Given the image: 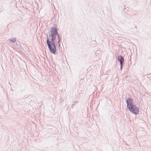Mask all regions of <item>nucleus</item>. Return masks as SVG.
<instances>
[{
	"label": "nucleus",
	"instance_id": "3",
	"mask_svg": "<svg viewBox=\"0 0 151 151\" xmlns=\"http://www.w3.org/2000/svg\"><path fill=\"white\" fill-rule=\"evenodd\" d=\"M118 61L119 62L120 65L124 64V60L123 57L121 55H118L117 58Z\"/></svg>",
	"mask_w": 151,
	"mask_h": 151
},
{
	"label": "nucleus",
	"instance_id": "10",
	"mask_svg": "<svg viewBox=\"0 0 151 151\" xmlns=\"http://www.w3.org/2000/svg\"><path fill=\"white\" fill-rule=\"evenodd\" d=\"M53 6H54V7L55 8V6H54V5H53Z\"/></svg>",
	"mask_w": 151,
	"mask_h": 151
},
{
	"label": "nucleus",
	"instance_id": "2",
	"mask_svg": "<svg viewBox=\"0 0 151 151\" xmlns=\"http://www.w3.org/2000/svg\"><path fill=\"white\" fill-rule=\"evenodd\" d=\"M126 101L127 107L131 112L135 114H137L139 113V108L134 104L132 99L130 97L128 98Z\"/></svg>",
	"mask_w": 151,
	"mask_h": 151
},
{
	"label": "nucleus",
	"instance_id": "7",
	"mask_svg": "<svg viewBox=\"0 0 151 151\" xmlns=\"http://www.w3.org/2000/svg\"><path fill=\"white\" fill-rule=\"evenodd\" d=\"M120 65V70H122V67L123 66V65H124V64H122V65Z\"/></svg>",
	"mask_w": 151,
	"mask_h": 151
},
{
	"label": "nucleus",
	"instance_id": "4",
	"mask_svg": "<svg viewBox=\"0 0 151 151\" xmlns=\"http://www.w3.org/2000/svg\"><path fill=\"white\" fill-rule=\"evenodd\" d=\"M57 36L58 37V40L57 41L56 40V45H57V42H60L61 40V36H60V35L59 34Z\"/></svg>",
	"mask_w": 151,
	"mask_h": 151
},
{
	"label": "nucleus",
	"instance_id": "9",
	"mask_svg": "<svg viewBox=\"0 0 151 151\" xmlns=\"http://www.w3.org/2000/svg\"><path fill=\"white\" fill-rule=\"evenodd\" d=\"M150 75V74H149V73H147V75Z\"/></svg>",
	"mask_w": 151,
	"mask_h": 151
},
{
	"label": "nucleus",
	"instance_id": "5",
	"mask_svg": "<svg viewBox=\"0 0 151 151\" xmlns=\"http://www.w3.org/2000/svg\"><path fill=\"white\" fill-rule=\"evenodd\" d=\"M9 40L12 42L14 43L16 41V38L14 37L13 38L9 39Z\"/></svg>",
	"mask_w": 151,
	"mask_h": 151
},
{
	"label": "nucleus",
	"instance_id": "6",
	"mask_svg": "<svg viewBox=\"0 0 151 151\" xmlns=\"http://www.w3.org/2000/svg\"><path fill=\"white\" fill-rule=\"evenodd\" d=\"M58 44V48H59V49H60V48L61 47H60V42H57V44Z\"/></svg>",
	"mask_w": 151,
	"mask_h": 151
},
{
	"label": "nucleus",
	"instance_id": "1",
	"mask_svg": "<svg viewBox=\"0 0 151 151\" xmlns=\"http://www.w3.org/2000/svg\"><path fill=\"white\" fill-rule=\"evenodd\" d=\"M50 32L49 33V37H47L46 40V43L51 53L54 54H56V37L59 34L58 29L54 27L51 28Z\"/></svg>",
	"mask_w": 151,
	"mask_h": 151
},
{
	"label": "nucleus",
	"instance_id": "8",
	"mask_svg": "<svg viewBox=\"0 0 151 151\" xmlns=\"http://www.w3.org/2000/svg\"><path fill=\"white\" fill-rule=\"evenodd\" d=\"M74 104H73L72 105V106H72V108H73V106H74Z\"/></svg>",
	"mask_w": 151,
	"mask_h": 151
}]
</instances>
